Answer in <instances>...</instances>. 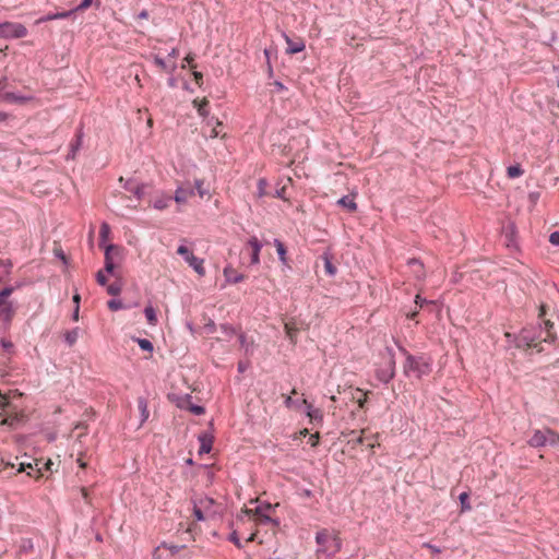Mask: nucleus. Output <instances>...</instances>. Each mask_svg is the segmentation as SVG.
Here are the masks:
<instances>
[{"mask_svg": "<svg viewBox=\"0 0 559 559\" xmlns=\"http://www.w3.org/2000/svg\"><path fill=\"white\" fill-rule=\"evenodd\" d=\"M273 507L266 504L265 507H257L255 509H246L242 511V515L239 516L238 522L243 525H249L250 528H254L253 532L248 534L246 542H252L258 538V535L264 531H269L275 534L278 523L271 518Z\"/></svg>", "mask_w": 559, "mask_h": 559, "instance_id": "f257e3e1", "label": "nucleus"}, {"mask_svg": "<svg viewBox=\"0 0 559 559\" xmlns=\"http://www.w3.org/2000/svg\"><path fill=\"white\" fill-rule=\"evenodd\" d=\"M316 543L318 545L317 559H333L342 547L338 533L328 528H322L317 533Z\"/></svg>", "mask_w": 559, "mask_h": 559, "instance_id": "f03ea898", "label": "nucleus"}, {"mask_svg": "<svg viewBox=\"0 0 559 559\" xmlns=\"http://www.w3.org/2000/svg\"><path fill=\"white\" fill-rule=\"evenodd\" d=\"M544 328L538 336H535L530 330H523L519 336V347L536 349L538 353L544 350L543 343H551L556 338L552 331V323L549 320H544Z\"/></svg>", "mask_w": 559, "mask_h": 559, "instance_id": "7ed1b4c3", "label": "nucleus"}, {"mask_svg": "<svg viewBox=\"0 0 559 559\" xmlns=\"http://www.w3.org/2000/svg\"><path fill=\"white\" fill-rule=\"evenodd\" d=\"M221 512V506L214 499L201 497L193 503V515L197 521H209Z\"/></svg>", "mask_w": 559, "mask_h": 559, "instance_id": "20e7f679", "label": "nucleus"}, {"mask_svg": "<svg viewBox=\"0 0 559 559\" xmlns=\"http://www.w3.org/2000/svg\"><path fill=\"white\" fill-rule=\"evenodd\" d=\"M404 372L407 376H415L416 378H420L430 372V365L423 358L415 357L408 353H406V360L404 364Z\"/></svg>", "mask_w": 559, "mask_h": 559, "instance_id": "39448f33", "label": "nucleus"}, {"mask_svg": "<svg viewBox=\"0 0 559 559\" xmlns=\"http://www.w3.org/2000/svg\"><path fill=\"white\" fill-rule=\"evenodd\" d=\"M177 253L185 259L198 275H205L204 260L195 257L192 250H190L186 245H180L177 248Z\"/></svg>", "mask_w": 559, "mask_h": 559, "instance_id": "423d86ee", "label": "nucleus"}, {"mask_svg": "<svg viewBox=\"0 0 559 559\" xmlns=\"http://www.w3.org/2000/svg\"><path fill=\"white\" fill-rule=\"evenodd\" d=\"M27 35V29L23 24L4 22L0 24L1 38H23Z\"/></svg>", "mask_w": 559, "mask_h": 559, "instance_id": "0eeeda50", "label": "nucleus"}, {"mask_svg": "<svg viewBox=\"0 0 559 559\" xmlns=\"http://www.w3.org/2000/svg\"><path fill=\"white\" fill-rule=\"evenodd\" d=\"M122 259V249L120 247L109 245L105 249V270L112 273L116 265Z\"/></svg>", "mask_w": 559, "mask_h": 559, "instance_id": "6e6552de", "label": "nucleus"}, {"mask_svg": "<svg viewBox=\"0 0 559 559\" xmlns=\"http://www.w3.org/2000/svg\"><path fill=\"white\" fill-rule=\"evenodd\" d=\"M548 440L555 443L559 441V436L550 429L545 431L536 430L530 438L528 443L532 447L538 448L545 445Z\"/></svg>", "mask_w": 559, "mask_h": 559, "instance_id": "1a4fd4ad", "label": "nucleus"}, {"mask_svg": "<svg viewBox=\"0 0 559 559\" xmlns=\"http://www.w3.org/2000/svg\"><path fill=\"white\" fill-rule=\"evenodd\" d=\"M195 194L193 186L189 182H182L180 183L174 195L175 202L180 205H186L191 198H193Z\"/></svg>", "mask_w": 559, "mask_h": 559, "instance_id": "9d476101", "label": "nucleus"}, {"mask_svg": "<svg viewBox=\"0 0 559 559\" xmlns=\"http://www.w3.org/2000/svg\"><path fill=\"white\" fill-rule=\"evenodd\" d=\"M409 273L418 281H423L426 276L424 264L417 259H411L407 262Z\"/></svg>", "mask_w": 559, "mask_h": 559, "instance_id": "9b49d317", "label": "nucleus"}, {"mask_svg": "<svg viewBox=\"0 0 559 559\" xmlns=\"http://www.w3.org/2000/svg\"><path fill=\"white\" fill-rule=\"evenodd\" d=\"M24 420L22 413L8 414L0 418V426H8L10 429H15Z\"/></svg>", "mask_w": 559, "mask_h": 559, "instance_id": "f8f14e48", "label": "nucleus"}, {"mask_svg": "<svg viewBox=\"0 0 559 559\" xmlns=\"http://www.w3.org/2000/svg\"><path fill=\"white\" fill-rule=\"evenodd\" d=\"M35 466L36 468H34L32 463H20L16 472H27L28 476L39 479L44 475L43 468L38 466V461H35Z\"/></svg>", "mask_w": 559, "mask_h": 559, "instance_id": "ddd939ff", "label": "nucleus"}, {"mask_svg": "<svg viewBox=\"0 0 559 559\" xmlns=\"http://www.w3.org/2000/svg\"><path fill=\"white\" fill-rule=\"evenodd\" d=\"M248 246L251 248V264H259L260 263V251L262 248V245L258 240L257 237H251L248 241Z\"/></svg>", "mask_w": 559, "mask_h": 559, "instance_id": "4468645a", "label": "nucleus"}, {"mask_svg": "<svg viewBox=\"0 0 559 559\" xmlns=\"http://www.w3.org/2000/svg\"><path fill=\"white\" fill-rule=\"evenodd\" d=\"M224 276L226 277L227 282L237 284L245 280V275L238 273L233 266L228 265L224 269Z\"/></svg>", "mask_w": 559, "mask_h": 559, "instance_id": "2eb2a0df", "label": "nucleus"}, {"mask_svg": "<svg viewBox=\"0 0 559 559\" xmlns=\"http://www.w3.org/2000/svg\"><path fill=\"white\" fill-rule=\"evenodd\" d=\"M285 41L288 45L287 47V53L294 55L297 52H300L305 49V43L299 39L297 41H294L292 38H289L287 35H285Z\"/></svg>", "mask_w": 559, "mask_h": 559, "instance_id": "dca6fc26", "label": "nucleus"}, {"mask_svg": "<svg viewBox=\"0 0 559 559\" xmlns=\"http://www.w3.org/2000/svg\"><path fill=\"white\" fill-rule=\"evenodd\" d=\"M73 13V11H63V12H58V13H49L47 15H44L41 17H39L36 23L37 24H40V23H45V22H49V21H52V20H59V19H67L69 17L71 14Z\"/></svg>", "mask_w": 559, "mask_h": 559, "instance_id": "f3484780", "label": "nucleus"}, {"mask_svg": "<svg viewBox=\"0 0 559 559\" xmlns=\"http://www.w3.org/2000/svg\"><path fill=\"white\" fill-rule=\"evenodd\" d=\"M337 204L341 205L342 207H345L349 212H355L357 210V203L355 202L354 195H345L337 201Z\"/></svg>", "mask_w": 559, "mask_h": 559, "instance_id": "a211bd4d", "label": "nucleus"}, {"mask_svg": "<svg viewBox=\"0 0 559 559\" xmlns=\"http://www.w3.org/2000/svg\"><path fill=\"white\" fill-rule=\"evenodd\" d=\"M14 308L12 304L4 305L0 307V319H2L5 323H10L14 317Z\"/></svg>", "mask_w": 559, "mask_h": 559, "instance_id": "6ab92c4d", "label": "nucleus"}, {"mask_svg": "<svg viewBox=\"0 0 559 559\" xmlns=\"http://www.w3.org/2000/svg\"><path fill=\"white\" fill-rule=\"evenodd\" d=\"M284 329L286 332L287 337L290 340L293 344H296L297 342V334L299 332L298 328L294 322H286L284 324Z\"/></svg>", "mask_w": 559, "mask_h": 559, "instance_id": "aec40b11", "label": "nucleus"}, {"mask_svg": "<svg viewBox=\"0 0 559 559\" xmlns=\"http://www.w3.org/2000/svg\"><path fill=\"white\" fill-rule=\"evenodd\" d=\"M193 106L197 108L198 110V114L202 117H207L209 115V111H207V106H209V100L204 97L202 99H194L193 100Z\"/></svg>", "mask_w": 559, "mask_h": 559, "instance_id": "412c9836", "label": "nucleus"}, {"mask_svg": "<svg viewBox=\"0 0 559 559\" xmlns=\"http://www.w3.org/2000/svg\"><path fill=\"white\" fill-rule=\"evenodd\" d=\"M365 432H366V430L362 429L358 437L349 439L348 442L353 443L354 447L364 444L365 440L368 439V438L365 437ZM342 435L343 436L354 437L356 435V432L354 430H350L348 433L342 432Z\"/></svg>", "mask_w": 559, "mask_h": 559, "instance_id": "4be33fe9", "label": "nucleus"}, {"mask_svg": "<svg viewBox=\"0 0 559 559\" xmlns=\"http://www.w3.org/2000/svg\"><path fill=\"white\" fill-rule=\"evenodd\" d=\"M171 200L170 197L166 195V194H162L159 197H157L154 202H153V206L156 209V210H165L169 206V201Z\"/></svg>", "mask_w": 559, "mask_h": 559, "instance_id": "5701e85b", "label": "nucleus"}, {"mask_svg": "<svg viewBox=\"0 0 559 559\" xmlns=\"http://www.w3.org/2000/svg\"><path fill=\"white\" fill-rule=\"evenodd\" d=\"M79 335H80L79 328H75L70 331H66L64 332V341L69 346H73L76 343Z\"/></svg>", "mask_w": 559, "mask_h": 559, "instance_id": "b1692460", "label": "nucleus"}, {"mask_svg": "<svg viewBox=\"0 0 559 559\" xmlns=\"http://www.w3.org/2000/svg\"><path fill=\"white\" fill-rule=\"evenodd\" d=\"M274 246L276 248V252L278 254V258L280 260L284 263V264H287V251H286V247L284 246V243L278 240V239H275L274 240Z\"/></svg>", "mask_w": 559, "mask_h": 559, "instance_id": "393cba45", "label": "nucleus"}, {"mask_svg": "<svg viewBox=\"0 0 559 559\" xmlns=\"http://www.w3.org/2000/svg\"><path fill=\"white\" fill-rule=\"evenodd\" d=\"M322 260L324 262V270H325V273L329 275V276H334L337 272V269L335 265H333L332 261H331V258L329 254H323L322 255Z\"/></svg>", "mask_w": 559, "mask_h": 559, "instance_id": "a878e982", "label": "nucleus"}, {"mask_svg": "<svg viewBox=\"0 0 559 559\" xmlns=\"http://www.w3.org/2000/svg\"><path fill=\"white\" fill-rule=\"evenodd\" d=\"M154 62L158 68H160L162 70L169 72V73L173 72L176 68L175 63L167 64V62L159 56H155Z\"/></svg>", "mask_w": 559, "mask_h": 559, "instance_id": "bb28decb", "label": "nucleus"}, {"mask_svg": "<svg viewBox=\"0 0 559 559\" xmlns=\"http://www.w3.org/2000/svg\"><path fill=\"white\" fill-rule=\"evenodd\" d=\"M193 188H194V192L197 191V193L199 194L200 198H204L205 195H210L209 194V190L204 187V180L203 179H195Z\"/></svg>", "mask_w": 559, "mask_h": 559, "instance_id": "cd10ccee", "label": "nucleus"}, {"mask_svg": "<svg viewBox=\"0 0 559 559\" xmlns=\"http://www.w3.org/2000/svg\"><path fill=\"white\" fill-rule=\"evenodd\" d=\"M353 399L357 401L359 408H364L367 403V393L360 389H356Z\"/></svg>", "mask_w": 559, "mask_h": 559, "instance_id": "c85d7f7f", "label": "nucleus"}, {"mask_svg": "<svg viewBox=\"0 0 559 559\" xmlns=\"http://www.w3.org/2000/svg\"><path fill=\"white\" fill-rule=\"evenodd\" d=\"M144 313H145V318H146L147 322L151 325H156L157 314H156L155 309L152 306H147L144 310Z\"/></svg>", "mask_w": 559, "mask_h": 559, "instance_id": "c756f323", "label": "nucleus"}, {"mask_svg": "<svg viewBox=\"0 0 559 559\" xmlns=\"http://www.w3.org/2000/svg\"><path fill=\"white\" fill-rule=\"evenodd\" d=\"M182 407L189 409L194 415H202L205 412L204 407L199 406V405H193L189 400L186 401L185 404H182Z\"/></svg>", "mask_w": 559, "mask_h": 559, "instance_id": "7c9ffc66", "label": "nucleus"}, {"mask_svg": "<svg viewBox=\"0 0 559 559\" xmlns=\"http://www.w3.org/2000/svg\"><path fill=\"white\" fill-rule=\"evenodd\" d=\"M507 174L509 178H518L523 175V169L520 165H513L508 167Z\"/></svg>", "mask_w": 559, "mask_h": 559, "instance_id": "2f4dec72", "label": "nucleus"}, {"mask_svg": "<svg viewBox=\"0 0 559 559\" xmlns=\"http://www.w3.org/2000/svg\"><path fill=\"white\" fill-rule=\"evenodd\" d=\"M13 289L11 287H7L0 292V307L4 305H9L8 298L12 294Z\"/></svg>", "mask_w": 559, "mask_h": 559, "instance_id": "473e14b6", "label": "nucleus"}, {"mask_svg": "<svg viewBox=\"0 0 559 559\" xmlns=\"http://www.w3.org/2000/svg\"><path fill=\"white\" fill-rule=\"evenodd\" d=\"M247 536H245L240 531L239 528L235 530L231 535H230V540L237 545L238 547H240V538H245L246 539Z\"/></svg>", "mask_w": 559, "mask_h": 559, "instance_id": "72a5a7b5", "label": "nucleus"}, {"mask_svg": "<svg viewBox=\"0 0 559 559\" xmlns=\"http://www.w3.org/2000/svg\"><path fill=\"white\" fill-rule=\"evenodd\" d=\"M136 342L141 349L152 352L153 350V344L146 340V338H136Z\"/></svg>", "mask_w": 559, "mask_h": 559, "instance_id": "f704fd0d", "label": "nucleus"}, {"mask_svg": "<svg viewBox=\"0 0 559 559\" xmlns=\"http://www.w3.org/2000/svg\"><path fill=\"white\" fill-rule=\"evenodd\" d=\"M138 405H139V409L141 411V414L143 416V421H144L148 417L147 404L143 399H140L138 402Z\"/></svg>", "mask_w": 559, "mask_h": 559, "instance_id": "c9c22d12", "label": "nucleus"}, {"mask_svg": "<svg viewBox=\"0 0 559 559\" xmlns=\"http://www.w3.org/2000/svg\"><path fill=\"white\" fill-rule=\"evenodd\" d=\"M110 234V227L107 223H103L99 230V236L102 240H107Z\"/></svg>", "mask_w": 559, "mask_h": 559, "instance_id": "e433bc0d", "label": "nucleus"}, {"mask_svg": "<svg viewBox=\"0 0 559 559\" xmlns=\"http://www.w3.org/2000/svg\"><path fill=\"white\" fill-rule=\"evenodd\" d=\"M109 295L117 296L121 292V285L119 283H112L107 287Z\"/></svg>", "mask_w": 559, "mask_h": 559, "instance_id": "4c0bfd02", "label": "nucleus"}, {"mask_svg": "<svg viewBox=\"0 0 559 559\" xmlns=\"http://www.w3.org/2000/svg\"><path fill=\"white\" fill-rule=\"evenodd\" d=\"M15 467L14 463L5 461L3 457L0 459V473H4L8 469H12Z\"/></svg>", "mask_w": 559, "mask_h": 559, "instance_id": "58836bf2", "label": "nucleus"}, {"mask_svg": "<svg viewBox=\"0 0 559 559\" xmlns=\"http://www.w3.org/2000/svg\"><path fill=\"white\" fill-rule=\"evenodd\" d=\"M122 307L123 306L120 300L112 299V300L108 301V308L112 311H117V310L121 309Z\"/></svg>", "mask_w": 559, "mask_h": 559, "instance_id": "ea45409f", "label": "nucleus"}, {"mask_svg": "<svg viewBox=\"0 0 559 559\" xmlns=\"http://www.w3.org/2000/svg\"><path fill=\"white\" fill-rule=\"evenodd\" d=\"M222 122L216 121V124L212 128L210 136L211 138H217L221 133Z\"/></svg>", "mask_w": 559, "mask_h": 559, "instance_id": "a19ab883", "label": "nucleus"}, {"mask_svg": "<svg viewBox=\"0 0 559 559\" xmlns=\"http://www.w3.org/2000/svg\"><path fill=\"white\" fill-rule=\"evenodd\" d=\"M93 0H83L75 9H73V12L76 11H84L86 10L91 4Z\"/></svg>", "mask_w": 559, "mask_h": 559, "instance_id": "79ce46f5", "label": "nucleus"}, {"mask_svg": "<svg viewBox=\"0 0 559 559\" xmlns=\"http://www.w3.org/2000/svg\"><path fill=\"white\" fill-rule=\"evenodd\" d=\"M1 346L7 352H12L13 349V343L7 338H1Z\"/></svg>", "mask_w": 559, "mask_h": 559, "instance_id": "37998d69", "label": "nucleus"}, {"mask_svg": "<svg viewBox=\"0 0 559 559\" xmlns=\"http://www.w3.org/2000/svg\"><path fill=\"white\" fill-rule=\"evenodd\" d=\"M461 503H462V508L463 509H469V506L466 503L467 500H468V493L467 492H462L459 497Z\"/></svg>", "mask_w": 559, "mask_h": 559, "instance_id": "c03bdc74", "label": "nucleus"}, {"mask_svg": "<svg viewBox=\"0 0 559 559\" xmlns=\"http://www.w3.org/2000/svg\"><path fill=\"white\" fill-rule=\"evenodd\" d=\"M549 241L554 246H559V231H554L552 234H550Z\"/></svg>", "mask_w": 559, "mask_h": 559, "instance_id": "a18cd8bd", "label": "nucleus"}, {"mask_svg": "<svg viewBox=\"0 0 559 559\" xmlns=\"http://www.w3.org/2000/svg\"><path fill=\"white\" fill-rule=\"evenodd\" d=\"M308 416L311 419L321 418V412L319 409H311V406H309Z\"/></svg>", "mask_w": 559, "mask_h": 559, "instance_id": "49530a36", "label": "nucleus"}, {"mask_svg": "<svg viewBox=\"0 0 559 559\" xmlns=\"http://www.w3.org/2000/svg\"><path fill=\"white\" fill-rule=\"evenodd\" d=\"M319 440H320V436L318 432L313 433L310 436L309 438V443L311 444V447H317L318 443H319Z\"/></svg>", "mask_w": 559, "mask_h": 559, "instance_id": "de8ad7c7", "label": "nucleus"}, {"mask_svg": "<svg viewBox=\"0 0 559 559\" xmlns=\"http://www.w3.org/2000/svg\"><path fill=\"white\" fill-rule=\"evenodd\" d=\"M423 547H425V548L429 549L432 554H437V555H438V554H440V552H441V549H440V548H438L437 546L431 545V544H429V543H425V544L423 545Z\"/></svg>", "mask_w": 559, "mask_h": 559, "instance_id": "09e8293b", "label": "nucleus"}, {"mask_svg": "<svg viewBox=\"0 0 559 559\" xmlns=\"http://www.w3.org/2000/svg\"><path fill=\"white\" fill-rule=\"evenodd\" d=\"M74 429H80L81 430V433L79 435V437L84 436V435L87 433V426L85 424H83V423L76 424Z\"/></svg>", "mask_w": 559, "mask_h": 559, "instance_id": "8fccbe9b", "label": "nucleus"}, {"mask_svg": "<svg viewBox=\"0 0 559 559\" xmlns=\"http://www.w3.org/2000/svg\"><path fill=\"white\" fill-rule=\"evenodd\" d=\"M7 406H9L7 399L0 395V418L2 417V412L5 409Z\"/></svg>", "mask_w": 559, "mask_h": 559, "instance_id": "3c124183", "label": "nucleus"}, {"mask_svg": "<svg viewBox=\"0 0 559 559\" xmlns=\"http://www.w3.org/2000/svg\"><path fill=\"white\" fill-rule=\"evenodd\" d=\"M80 492L82 495V498L85 500L86 503H91L88 490L85 487L80 488Z\"/></svg>", "mask_w": 559, "mask_h": 559, "instance_id": "603ef678", "label": "nucleus"}, {"mask_svg": "<svg viewBox=\"0 0 559 559\" xmlns=\"http://www.w3.org/2000/svg\"><path fill=\"white\" fill-rule=\"evenodd\" d=\"M193 78H194V81L198 85H201L202 84V81H203V75L201 72H198V71H194L193 72Z\"/></svg>", "mask_w": 559, "mask_h": 559, "instance_id": "864d4df0", "label": "nucleus"}, {"mask_svg": "<svg viewBox=\"0 0 559 559\" xmlns=\"http://www.w3.org/2000/svg\"><path fill=\"white\" fill-rule=\"evenodd\" d=\"M97 282H98V284H99V285H105V284H106L107 278H106V276L104 275L103 271H99V272L97 273Z\"/></svg>", "mask_w": 559, "mask_h": 559, "instance_id": "5fc2aeb1", "label": "nucleus"}, {"mask_svg": "<svg viewBox=\"0 0 559 559\" xmlns=\"http://www.w3.org/2000/svg\"><path fill=\"white\" fill-rule=\"evenodd\" d=\"M308 433H309V430L305 428L294 436V440L306 437Z\"/></svg>", "mask_w": 559, "mask_h": 559, "instance_id": "6e6d98bb", "label": "nucleus"}, {"mask_svg": "<svg viewBox=\"0 0 559 559\" xmlns=\"http://www.w3.org/2000/svg\"><path fill=\"white\" fill-rule=\"evenodd\" d=\"M415 304L421 308L425 304H427V300L423 299L419 295H416Z\"/></svg>", "mask_w": 559, "mask_h": 559, "instance_id": "4d7b16f0", "label": "nucleus"}, {"mask_svg": "<svg viewBox=\"0 0 559 559\" xmlns=\"http://www.w3.org/2000/svg\"><path fill=\"white\" fill-rule=\"evenodd\" d=\"M193 60H194V57H193L192 55H188V56H186V58H185V60H183V61H185V62H187V63H188L189 66H191L192 68H195V66H194V64H192Z\"/></svg>", "mask_w": 559, "mask_h": 559, "instance_id": "13d9d810", "label": "nucleus"}, {"mask_svg": "<svg viewBox=\"0 0 559 559\" xmlns=\"http://www.w3.org/2000/svg\"><path fill=\"white\" fill-rule=\"evenodd\" d=\"M52 465V462L50 460H48L45 464H44V469L45 471H50V467Z\"/></svg>", "mask_w": 559, "mask_h": 559, "instance_id": "bf43d9fd", "label": "nucleus"}, {"mask_svg": "<svg viewBox=\"0 0 559 559\" xmlns=\"http://www.w3.org/2000/svg\"><path fill=\"white\" fill-rule=\"evenodd\" d=\"M546 313V306L545 305H542L540 308H539V317H544Z\"/></svg>", "mask_w": 559, "mask_h": 559, "instance_id": "052dcab7", "label": "nucleus"}, {"mask_svg": "<svg viewBox=\"0 0 559 559\" xmlns=\"http://www.w3.org/2000/svg\"><path fill=\"white\" fill-rule=\"evenodd\" d=\"M210 449H211V448H210L209 445H206L205 443H203V444H202V447H201V452H205V453H207V452H210Z\"/></svg>", "mask_w": 559, "mask_h": 559, "instance_id": "680f3d73", "label": "nucleus"}, {"mask_svg": "<svg viewBox=\"0 0 559 559\" xmlns=\"http://www.w3.org/2000/svg\"><path fill=\"white\" fill-rule=\"evenodd\" d=\"M5 99H8V100H17L19 98L15 97L13 94H7L5 95Z\"/></svg>", "mask_w": 559, "mask_h": 559, "instance_id": "e2e57ef3", "label": "nucleus"}, {"mask_svg": "<svg viewBox=\"0 0 559 559\" xmlns=\"http://www.w3.org/2000/svg\"><path fill=\"white\" fill-rule=\"evenodd\" d=\"M78 463H79L80 467H82V468L86 467V463L82 460V457L78 459Z\"/></svg>", "mask_w": 559, "mask_h": 559, "instance_id": "0e129e2a", "label": "nucleus"}, {"mask_svg": "<svg viewBox=\"0 0 559 559\" xmlns=\"http://www.w3.org/2000/svg\"><path fill=\"white\" fill-rule=\"evenodd\" d=\"M417 313H418V311H414V312L407 314V317H408V319L414 320L416 318Z\"/></svg>", "mask_w": 559, "mask_h": 559, "instance_id": "69168bd1", "label": "nucleus"}, {"mask_svg": "<svg viewBox=\"0 0 559 559\" xmlns=\"http://www.w3.org/2000/svg\"><path fill=\"white\" fill-rule=\"evenodd\" d=\"M7 118H8V114H5V112H0V122H1V121H4Z\"/></svg>", "mask_w": 559, "mask_h": 559, "instance_id": "338daca9", "label": "nucleus"}, {"mask_svg": "<svg viewBox=\"0 0 559 559\" xmlns=\"http://www.w3.org/2000/svg\"><path fill=\"white\" fill-rule=\"evenodd\" d=\"M170 56L173 58H176L178 56V50L176 48H173L171 52H170Z\"/></svg>", "mask_w": 559, "mask_h": 559, "instance_id": "774afa93", "label": "nucleus"}]
</instances>
